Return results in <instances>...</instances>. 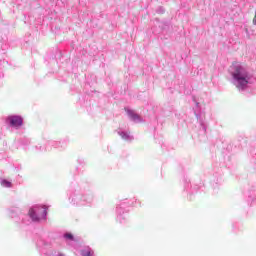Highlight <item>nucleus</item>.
<instances>
[{
	"instance_id": "20e7f679",
	"label": "nucleus",
	"mask_w": 256,
	"mask_h": 256,
	"mask_svg": "<svg viewBox=\"0 0 256 256\" xmlns=\"http://www.w3.org/2000/svg\"><path fill=\"white\" fill-rule=\"evenodd\" d=\"M82 256H93V252L91 251V248H86L84 250H81Z\"/></svg>"
},
{
	"instance_id": "0eeeda50",
	"label": "nucleus",
	"mask_w": 256,
	"mask_h": 256,
	"mask_svg": "<svg viewBox=\"0 0 256 256\" xmlns=\"http://www.w3.org/2000/svg\"><path fill=\"white\" fill-rule=\"evenodd\" d=\"M4 183L6 184V187H11V183L5 182V181H4Z\"/></svg>"
},
{
	"instance_id": "423d86ee",
	"label": "nucleus",
	"mask_w": 256,
	"mask_h": 256,
	"mask_svg": "<svg viewBox=\"0 0 256 256\" xmlns=\"http://www.w3.org/2000/svg\"><path fill=\"white\" fill-rule=\"evenodd\" d=\"M64 237H65V239H69L70 241H73V234H71V233H66L64 235Z\"/></svg>"
},
{
	"instance_id": "39448f33",
	"label": "nucleus",
	"mask_w": 256,
	"mask_h": 256,
	"mask_svg": "<svg viewBox=\"0 0 256 256\" xmlns=\"http://www.w3.org/2000/svg\"><path fill=\"white\" fill-rule=\"evenodd\" d=\"M128 115L131 119H139V115L135 114L133 111H128Z\"/></svg>"
},
{
	"instance_id": "f03ea898",
	"label": "nucleus",
	"mask_w": 256,
	"mask_h": 256,
	"mask_svg": "<svg viewBox=\"0 0 256 256\" xmlns=\"http://www.w3.org/2000/svg\"><path fill=\"white\" fill-rule=\"evenodd\" d=\"M29 216L33 221H41V219H45L47 217V206H42V208H38L36 210L30 209Z\"/></svg>"
},
{
	"instance_id": "7ed1b4c3",
	"label": "nucleus",
	"mask_w": 256,
	"mask_h": 256,
	"mask_svg": "<svg viewBox=\"0 0 256 256\" xmlns=\"http://www.w3.org/2000/svg\"><path fill=\"white\" fill-rule=\"evenodd\" d=\"M8 119L12 127H21L23 125V118L21 116H10Z\"/></svg>"
},
{
	"instance_id": "f257e3e1",
	"label": "nucleus",
	"mask_w": 256,
	"mask_h": 256,
	"mask_svg": "<svg viewBox=\"0 0 256 256\" xmlns=\"http://www.w3.org/2000/svg\"><path fill=\"white\" fill-rule=\"evenodd\" d=\"M232 77L238 83V87H247L251 77L249 72L240 64H233L232 67Z\"/></svg>"
}]
</instances>
